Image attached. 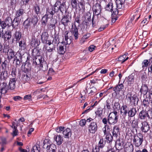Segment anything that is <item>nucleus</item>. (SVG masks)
Instances as JSON below:
<instances>
[{"label":"nucleus","mask_w":152,"mask_h":152,"mask_svg":"<svg viewBox=\"0 0 152 152\" xmlns=\"http://www.w3.org/2000/svg\"><path fill=\"white\" fill-rule=\"evenodd\" d=\"M143 140V137L141 134L138 133L134 135L133 143L135 147H138L141 145Z\"/></svg>","instance_id":"obj_1"},{"label":"nucleus","mask_w":152,"mask_h":152,"mask_svg":"<svg viewBox=\"0 0 152 152\" xmlns=\"http://www.w3.org/2000/svg\"><path fill=\"white\" fill-rule=\"evenodd\" d=\"M54 9L57 11H60L61 12L66 10V5L65 2L61 3L59 1H57L54 5Z\"/></svg>","instance_id":"obj_2"},{"label":"nucleus","mask_w":152,"mask_h":152,"mask_svg":"<svg viewBox=\"0 0 152 152\" xmlns=\"http://www.w3.org/2000/svg\"><path fill=\"white\" fill-rule=\"evenodd\" d=\"M118 115L117 111L111 113L108 116V123L110 124H114L118 120Z\"/></svg>","instance_id":"obj_3"},{"label":"nucleus","mask_w":152,"mask_h":152,"mask_svg":"<svg viewBox=\"0 0 152 152\" xmlns=\"http://www.w3.org/2000/svg\"><path fill=\"white\" fill-rule=\"evenodd\" d=\"M35 62L37 65H40L39 68L40 70L45 71L48 69L47 63L41 57L38 58H36Z\"/></svg>","instance_id":"obj_4"},{"label":"nucleus","mask_w":152,"mask_h":152,"mask_svg":"<svg viewBox=\"0 0 152 152\" xmlns=\"http://www.w3.org/2000/svg\"><path fill=\"white\" fill-rule=\"evenodd\" d=\"M50 142L49 139H45L43 142V146L46 145H47L46 149L47 152H56L55 150L56 149V145L53 144H50Z\"/></svg>","instance_id":"obj_5"},{"label":"nucleus","mask_w":152,"mask_h":152,"mask_svg":"<svg viewBox=\"0 0 152 152\" xmlns=\"http://www.w3.org/2000/svg\"><path fill=\"white\" fill-rule=\"evenodd\" d=\"M3 32V30L0 31V37L4 39L6 41L9 40L12 37L11 31L7 30L4 33Z\"/></svg>","instance_id":"obj_6"},{"label":"nucleus","mask_w":152,"mask_h":152,"mask_svg":"<svg viewBox=\"0 0 152 152\" xmlns=\"http://www.w3.org/2000/svg\"><path fill=\"white\" fill-rule=\"evenodd\" d=\"M106 2L108 3V4L106 6L105 9L106 10H108L110 12H111L112 13V16H113L114 14L115 15H116L118 13V10L115 9L114 10H113V5L112 1H109V2Z\"/></svg>","instance_id":"obj_7"},{"label":"nucleus","mask_w":152,"mask_h":152,"mask_svg":"<svg viewBox=\"0 0 152 152\" xmlns=\"http://www.w3.org/2000/svg\"><path fill=\"white\" fill-rule=\"evenodd\" d=\"M148 123L146 121H142L141 123L140 130L144 133H147L150 129Z\"/></svg>","instance_id":"obj_8"},{"label":"nucleus","mask_w":152,"mask_h":152,"mask_svg":"<svg viewBox=\"0 0 152 152\" xmlns=\"http://www.w3.org/2000/svg\"><path fill=\"white\" fill-rule=\"evenodd\" d=\"M48 35L47 33L44 32L42 33L41 37L42 42L43 43L50 45L52 44V42L50 40H48Z\"/></svg>","instance_id":"obj_9"},{"label":"nucleus","mask_w":152,"mask_h":152,"mask_svg":"<svg viewBox=\"0 0 152 152\" xmlns=\"http://www.w3.org/2000/svg\"><path fill=\"white\" fill-rule=\"evenodd\" d=\"M94 14L97 15H99L101 11V5L98 3H96L93 7Z\"/></svg>","instance_id":"obj_10"},{"label":"nucleus","mask_w":152,"mask_h":152,"mask_svg":"<svg viewBox=\"0 0 152 152\" xmlns=\"http://www.w3.org/2000/svg\"><path fill=\"white\" fill-rule=\"evenodd\" d=\"M97 129V124L95 122H92L89 125L88 130L89 132L92 133H94L96 131Z\"/></svg>","instance_id":"obj_11"},{"label":"nucleus","mask_w":152,"mask_h":152,"mask_svg":"<svg viewBox=\"0 0 152 152\" xmlns=\"http://www.w3.org/2000/svg\"><path fill=\"white\" fill-rule=\"evenodd\" d=\"M55 10H53V7L52 6H50L48 7L47 9L46 14L49 17L52 18L55 12Z\"/></svg>","instance_id":"obj_12"},{"label":"nucleus","mask_w":152,"mask_h":152,"mask_svg":"<svg viewBox=\"0 0 152 152\" xmlns=\"http://www.w3.org/2000/svg\"><path fill=\"white\" fill-rule=\"evenodd\" d=\"M17 80L16 78H10L9 83L10 89L12 90L15 88V83Z\"/></svg>","instance_id":"obj_13"},{"label":"nucleus","mask_w":152,"mask_h":152,"mask_svg":"<svg viewBox=\"0 0 152 152\" xmlns=\"http://www.w3.org/2000/svg\"><path fill=\"white\" fill-rule=\"evenodd\" d=\"M127 99L131 103H132L134 104L137 103L138 99L136 95H134L131 97V95L129 94L127 96Z\"/></svg>","instance_id":"obj_14"},{"label":"nucleus","mask_w":152,"mask_h":152,"mask_svg":"<svg viewBox=\"0 0 152 152\" xmlns=\"http://www.w3.org/2000/svg\"><path fill=\"white\" fill-rule=\"evenodd\" d=\"M38 17L37 15H35L31 18L29 19L32 23V28H34L35 26L37 25L38 21Z\"/></svg>","instance_id":"obj_15"},{"label":"nucleus","mask_w":152,"mask_h":152,"mask_svg":"<svg viewBox=\"0 0 152 152\" xmlns=\"http://www.w3.org/2000/svg\"><path fill=\"white\" fill-rule=\"evenodd\" d=\"M63 134L65 138H69L71 137L72 132L71 130L69 128H67L64 130Z\"/></svg>","instance_id":"obj_16"},{"label":"nucleus","mask_w":152,"mask_h":152,"mask_svg":"<svg viewBox=\"0 0 152 152\" xmlns=\"http://www.w3.org/2000/svg\"><path fill=\"white\" fill-rule=\"evenodd\" d=\"M54 139V141L56 142V144L57 145H61L63 142V137L60 135L55 136Z\"/></svg>","instance_id":"obj_17"},{"label":"nucleus","mask_w":152,"mask_h":152,"mask_svg":"<svg viewBox=\"0 0 152 152\" xmlns=\"http://www.w3.org/2000/svg\"><path fill=\"white\" fill-rule=\"evenodd\" d=\"M71 18H69V16L67 15L64 16L61 20V23L64 26L68 25L69 23L70 22Z\"/></svg>","instance_id":"obj_18"},{"label":"nucleus","mask_w":152,"mask_h":152,"mask_svg":"<svg viewBox=\"0 0 152 152\" xmlns=\"http://www.w3.org/2000/svg\"><path fill=\"white\" fill-rule=\"evenodd\" d=\"M128 108L126 105L122 106L121 108V113L123 116L125 117L128 113Z\"/></svg>","instance_id":"obj_19"},{"label":"nucleus","mask_w":152,"mask_h":152,"mask_svg":"<svg viewBox=\"0 0 152 152\" xmlns=\"http://www.w3.org/2000/svg\"><path fill=\"white\" fill-rule=\"evenodd\" d=\"M134 150L133 145L130 143H128L126 145L124 149L125 152H133Z\"/></svg>","instance_id":"obj_20"},{"label":"nucleus","mask_w":152,"mask_h":152,"mask_svg":"<svg viewBox=\"0 0 152 152\" xmlns=\"http://www.w3.org/2000/svg\"><path fill=\"white\" fill-rule=\"evenodd\" d=\"M148 116V113L146 111L142 110L141 111L139 114V118L141 120L145 119Z\"/></svg>","instance_id":"obj_21"},{"label":"nucleus","mask_w":152,"mask_h":152,"mask_svg":"<svg viewBox=\"0 0 152 152\" xmlns=\"http://www.w3.org/2000/svg\"><path fill=\"white\" fill-rule=\"evenodd\" d=\"M120 129L119 127L117 126H115L113 128L112 132V134L113 136L117 137L118 134L119 133Z\"/></svg>","instance_id":"obj_22"},{"label":"nucleus","mask_w":152,"mask_h":152,"mask_svg":"<svg viewBox=\"0 0 152 152\" xmlns=\"http://www.w3.org/2000/svg\"><path fill=\"white\" fill-rule=\"evenodd\" d=\"M125 0H116L115 3L117 8L118 9H122L124 7V4Z\"/></svg>","instance_id":"obj_23"},{"label":"nucleus","mask_w":152,"mask_h":152,"mask_svg":"<svg viewBox=\"0 0 152 152\" xmlns=\"http://www.w3.org/2000/svg\"><path fill=\"white\" fill-rule=\"evenodd\" d=\"M22 57L20 53L16 54L15 56L14 61L16 60V64L17 65L20 64L21 62V59Z\"/></svg>","instance_id":"obj_24"},{"label":"nucleus","mask_w":152,"mask_h":152,"mask_svg":"<svg viewBox=\"0 0 152 152\" xmlns=\"http://www.w3.org/2000/svg\"><path fill=\"white\" fill-rule=\"evenodd\" d=\"M7 58L8 60H10L13 57L15 56V53L14 51L11 49H8L7 53Z\"/></svg>","instance_id":"obj_25"},{"label":"nucleus","mask_w":152,"mask_h":152,"mask_svg":"<svg viewBox=\"0 0 152 152\" xmlns=\"http://www.w3.org/2000/svg\"><path fill=\"white\" fill-rule=\"evenodd\" d=\"M8 75L7 71H3L0 75V79L1 80H6L8 78Z\"/></svg>","instance_id":"obj_26"},{"label":"nucleus","mask_w":152,"mask_h":152,"mask_svg":"<svg viewBox=\"0 0 152 152\" xmlns=\"http://www.w3.org/2000/svg\"><path fill=\"white\" fill-rule=\"evenodd\" d=\"M69 32L67 31H65L64 33L65 37L64 40H63V42L65 44H69L70 43V39L68 41L69 39L68 37Z\"/></svg>","instance_id":"obj_27"},{"label":"nucleus","mask_w":152,"mask_h":152,"mask_svg":"<svg viewBox=\"0 0 152 152\" xmlns=\"http://www.w3.org/2000/svg\"><path fill=\"white\" fill-rule=\"evenodd\" d=\"M24 24H25L24 27L25 28L27 29H30L31 28V26L32 23L29 20H28L27 19L25 21Z\"/></svg>","instance_id":"obj_28"},{"label":"nucleus","mask_w":152,"mask_h":152,"mask_svg":"<svg viewBox=\"0 0 152 152\" xmlns=\"http://www.w3.org/2000/svg\"><path fill=\"white\" fill-rule=\"evenodd\" d=\"M140 92L143 95H145L148 92V88L146 85L142 86L140 89Z\"/></svg>","instance_id":"obj_29"},{"label":"nucleus","mask_w":152,"mask_h":152,"mask_svg":"<svg viewBox=\"0 0 152 152\" xmlns=\"http://www.w3.org/2000/svg\"><path fill=\"white\" fill-rule=\"evenodd\" d=\"M20 19L19 18H15L13 21L12 25V27L15 28L17 27L20 23Z\"/></svg>","instance_id":"obj_30"},{"label":"nucleus","mask_w":152,"mask_h":152,"mask_svg":"<svg viewBox=\"0 0 152 152\" xmlns=\"http://www.w3.org/2000/svg\"><path fill=\"white\" fill-rule=\"evenodd\" d=\"M134 76L132 74L129 76L127 79L128 84L129 86L133 83L134 80Z\"/></svg>","instance_id":"obj_31"},{"label":"nucleus","mask_w":152,"mask_h":152,"mask_svg":"<svg viewBox=\"0 0 152 152\" xmlns=\"http://www.w3.org/2000/svg\"><path fill=\"white\" fill-rule=\"evenodd\" d=\"M136 109L135 108H132L131 109L128 111V116L129 117H133L136 114Z\"/></svg>","instance_id":"obj_32"},{"label":"nucleus","mask_w":152,"mask_h":152,"mask_svg":"<svg viewBox=\"0 0 152 152\" xmlns=\"http://www.w3.org/2000/svg\"><path fill=\"white\" fill-rule=\"evenodd\" d=\"M13 36L16 41H19L21 38V34L20 32L16 31L14 34Z\"/></svg>","instance_id":"obj_33"},{"label":"nucleus","mask_w":152,"mask_h":152,"mask_svg":"<svg viewBox=\"0 0 152 152\" xmlns=\"http://www.w3.org/2000/svg\"><path fill=\"white\" fill-rule=\"evenodd\" d=\"M124 87L122 83L118 84L113 88V90L115 92H118L121 90Z\"/></svg>","instance_id":"obj_34"},{"label":"nucleus","mask_w":152,"mask_h":152,"mask_svg":"<svg viewBox=\"0 0 152 152\" xmlns=\"http://www.w3.org/2000/svg\"><path fill=\"white\" fill-rule=\"evenodd\" d=\"M92 120V119L91 118L87 119L86 121L85 119H82L79 122V124L81 126H83L85 125L86 121L90 122Z\"/></svg>","instance_id":"obj_35"},{"label":"nucleus","mask_w":152,"mask_h":152,"mask_svg":"<svg viewBox=\"0 0 152 152\" xmlns=\"http://www.w3.org/2000/svg\"><path fill=\"white\" fill-rule=\"evenodd\" d=\"M134 119L131 123V126L132 127L134 128L138 127V122L137 119H135V118H134Z\"/></svg>","instance_id":"obj_36"},{"label":"nucleus","mask_w":152,"mask_h":152,"mask_svg":"<svg viewBox=\"0 0 152 152\" xmlns=\"http://www.w3.org/2000/svg\"><path fill=\"white\" fill-rule=\"evenodd\" d=\"M126 55H124L120 56L118 58V61L121 62V63H123L128 58V57H126Z\"/></svg>","instance_id":"obj_37"},{"label":"nucleus","mask_w":152,"mask_h":152,"mask_svg":"<svg viewBox=\"0 0 152 152\" xmlns=\"http://www.w3.org/2000/svg\"><path fill=\"white\" fill-rule=\"evenodd\" d=\"M19 46L20 49L25 50L26 47V44L24 41H20L19 42Z\"/></svg>","instance_id":"obj_38"},{"label":"nucleus","mask_w":152,"mask_h":152,"mask_svg":"<svg viewBox=\"0 0 152 152\" xmlns=\"http://www.w3.org/2000/svg\"><path fill=\"white\" fill-rule=\"evenodd\" d=\"M6 25L8 27H10L12 26V20L11 18L8 17L4 21Z\"/></svg>","instance_id":"obj_39"},{"label":"nucleus","mask_w":152,"mask_h":152,"mask_svg":"<svg viewBox=\"0 0 152 152\" xmlns=\"http://www.w3.org/2000/svg\"><path fill=\"white\" fill-rule=\"evenodd\" d=\"M33 9L37 15L38 14H40V8L37 4H36L34 6Z\"/></svg>","instance_id":"obj_40"},{"label":"nucleus","mask_w":152,"mask_h":152,"mask_svg":"<svg viewBox=\"0 0 152 152\" xmlns=\"http://www.w3.org/2000/svg\"><path fill=\"white\" fill-rule=\"evenodd\" d=\"M23 13V10L22 9H20L17 10L16 12L15 18H19V17L22 15Z\"/></svg>","instance_id":"obj_41"},{"label":"nucleus","mask_w":152,"mask_h":152,"mask_svg":"<svg viewBox=\"0 0 152 152\" xmlns=\"http://www.w3.org/2000/svg\"><path fill=\"white\" fill-rule=\"evenodd\" d=\"M22 80L23 82H28L30 80V77L27 74L23 75Z\"/></svg>","instance_id":"obj_42"},{"label":"nucleus","mask_w":152,"mask_h":152,"mask_svg":"<svg viewBox=\"0 0 152 152\" xmlns=\"http://www.w3.org/2000/svg\"><path fill=\"white\" fill-rule=\"evenodd\" d=\"M78 31V29L77 27H76L75 22L74 23V24H73L72 26V28H71L70 31L71 32V33L75 32L77 31Z\"/></svg>","instance_id":"obj_43"},{"label":"nucleus","mask_w":152,"mask_h":152,"mask_svg":"<svg viewBox=\"0 0 152 152\" xmlns=\"http://www.w3.org/2000/svg\"><path fill=\"white\" fill-rule=\"evenodd\" d=\"M106 139L107 142L108 143H110L112 141L113 137L111 134H109L107 135Z\"/></svg>","instance_id":"obj_44"},{"label":"nucleus","mask_w":152,"mask_h":152,"mask_svg":"<svg viewBox=\"0 0 152 152\" xmlns=\"http://www.w3.org/2000/svg\"><path fill=\"white\" fill-rule=\"evenodd\" d=\"M150 63V61L148 60H144L142 63V67L144 68L145 67H147Z\"/></svg>","instance_id":"obj_45"},{"label":"nucleus","mask_w":152,"mask_h":152,"mask_svg":"<svg viewBox=\"0 0 152 152\" xmlns=\"http://www.w3.org/2000/svg\"><path fill=\"white\" fill-rule=\"evenodd\" d=\"M50 18V17H49L48 16L46 15V14L45 15L43 16L42 18V23H44L45 24H46L48 22V19Z\"/></svg>","instance_id":"obj_46"},{"label":"nucleus","mask_w":152,"mask_h":152,"mask_svg":"<svg viewBox=\"0 0 152 152\" xmlns=\"http://www.w3.org/2000/svg\"><path fill=\"white\" fill-rule=\"evenodd\" d=\"M72 7L73 8H76L77 7V2L76 0H70Z\"/></svg>","instance_id":"obj_47"},{"label":"nucleus","mask_w":152,"mask_h":152,"mask_svg":"<svg viewBox=\"0 0 152 152\" xmlns=\"http://www.w3.org/2000/svg\"><path fill=\"white\" fill-rule=\"evenodd\" d=\"M58 51L59 54H64L65 53L64 46L61 45L60 46L58 49Z\"/></svg>","instance_id":"obj_48"},{"label":"nucleus","mask_w":152,"mask_h":152,"mask_svg":"<svg viewBox=\"0 0 152 152\" xmlns=\"http://www.w3.org/2000/svg\"><path fill=\"white\" fill-rule=\"evenodd\" d=\"M40 148L37 145H35L33 146L32 150V152H39Z\"/></svg>","instance_id":"obj_49"},{"label":"nucleus","mask_w":152,"mask_h":152,"mask_svg":"<svg viewBox=\"0 0 152 152\" xmlns=\"http://www.w3.org/2000/svg\"><path fill=\"white\" fill-rule=\"evenodd\" d=\"M7 90L6 89L1 87L0 89V97L1 98L2 95H4L7 93Z\"/></svg>","instance_id":"obj_50"},{"label":"nucleus","mask_w":152,"mask_h":152,"mask_svg":"<svg viewBox=\"0 0 152 152\" xmlns=\"http://www.w3.org/2000/svg\"><path fill=\"white\" fill-rule=\"evenodd\" d=\"M104 143L103 139H100V140L99 142L98 145L97 146H98L99 148H102L104 147Z\"/></svg>","instance_id":"obj_51"},{"label":"nucleus","mask_w":152,"mask_h":152,"mask_svg":"<svg viewBox=\"0 0 152 152\" xmlns=\"http://www.w3.org/2000/svg\"><path fill=\"white\" fill-rule=\"evenodd\" d=\"M124 144V143L123 141H121L120 140H118L117 141L116 143V147H118V148H119V146H120L121 147L122 146H123Z\"/></svg>","instance_id":"obj_52"},{"label":"nucleus","mask_w":152,"mask_h":152,"mask_svg":"<svg viewBox=\"0 0 152 152\" xmlns=\"http://www.w3.org/2000/svg\"><path fill=\"white\" fill-rule=\"evenodd\" d=\"M96 89L95 87H93L91 88V90H90L89 95H94L96 92Z\"/></svg>","instance_id":"obj_53"},{"label":"nucleus","mask_w":152,"mask_h":152,"mask_svg":"<svg viewBox=\"0 0 152 152\" xmlns=\"http://www.w3.org/2000/svg\"><path fill=\"white\" fill-rule=\"evenodd\" d=\"M138 12H136L135 14L133 15L132 17L131 18V20H133L135 19V17H136V19L135 21H137L140 17V15L139 14H137Z\"/></svg>","instance_id":"obj_54"},{"label":"nucleus","mask_w":152,"mask_h":152,"mask_svg":"<svg viewBox=\"0 0 152 152\" xmlns=\"http://www.w3.org/2000/svg\"><path fill=\"white\" fill-rule=\"evenodd\" d=\"M49 46V45L47 44L45 47V48L48 52H52L54 50V49L53 48H51Z\"/></svg>","instance_id":"obj_55"},{"label":"nucleus","mask_w":152,"mask_h":152,"mask_svg":"<svg viewBox=\"0 0 152 152\" xmlns=\"http://www.w3.org/2000/svg\"><path fill=\"white\" fill-rule=\"evenodd\" d=\"M13 129L12 135L13 136H16L18 135V130L17 129V127L14 126V128Z\"/></svg>","instance_id":"obj_56"},{"label":"nucleus","mask_w":152,"mask_h":152,"mask_svg":"<svg viewBox=\"0 0 152 152\" xmlns=\"http://www.w3.org/2000/svg\"><path fill=\"white\" fill-rule=\"evenodd\" d=\"M85 93H88V94H89L90 90H91V88H90V86L89 84H87L86 85V86L85 88Z\"/></svg>","instance_id":"obj_57"},{"label":"nucleus","mask_w":152,"mask_h":152,"mask_svg":"<svg viewBox=\"0 0 152 152\" xmlns=\"http://www.w3.org/2000/svg\"><path fill=\"white\" fill-rule=\"evenodd\" d=\"M1 87L4 89H6L7 90H8L10 88L9 86L8 87L7 83L3 82L2 84L1 85Z\"/></svg>","instance_id":"obj_58"},{"label":"nucleus","mask_w":152,"mask_h":152,"mask_svg":"<svg viewBox=\"0 0 152 152\" xmlns=\"http://www.w3.org/2000/svg\"><path fill=\"white\" fill-rule=\"evenodd\" d=\"M1 66L3 71H7V64L5 61H4L2 63Z\"/></svg>","instance_id":"obj_59"},{"label":"nucleus","mask_w":152,"mask_h":152,"mask_svg":"<svg viewBox=\"0 0 152 152\" xmlns=\"http://www.w3.org/2000/svg\"><path fill=\"white\" fill-rule=\"evenodd\" d=\"M71 34L73 36L74 39H75L76 40L79 37V33L78 31L72 33Z\"/></svg>","instance_id":"obj_60"},{"label":"nucleus","mask_w":152,"mask_h":152,"mask_svg":"<svg viewBox=\"0 0 152 152\" xmlns=\"http://www.w3.org/2000/svg\"><path fill=\"white\" fill-rule=\"evenodd\" d=\"M90 36V34H86L85 35L83 36V37L81 41H83V42L85 41V40L87 39Z\"/></svg>","instance_id":"obj_61"},{"label":"nucleus","mask_w":152,"mask_h":152,"mask_svg":"<svg viewBox=\"0 0 152 152\" xmlns=\"http://www.w3.org/2000/svg\"><path fill=\"white\" fill-rule=\"evenodd\" d=\"M114 107L116 110H119L120 107L119 103L118 102H115L114 104Z\"/></svg>","instance_id":"obj_62"},{"label":"nucleus","mask_w":152,"mask_h":152,"mask_svg":"<svg viewBox=\"0 0 152 152\" xmlns=\"http://www.w3.org/2000/svg\"><path fill=\"white\" fill-rule=\"evenodd\" d=\"M0 25L3 29H4L6 26H7L4 21H1L0 23Z\"/></svg>","instance_id":"obj_63"},{"label":"nucleus","mask_w":152,"mask_h":152,"mask_svg":"<svg viewBox=\"0 0 152 152\" xmlns=\"http://www.w3.org/2000/svg\"><path fill=\"white\" fill-rule=\"evenodd\" d=\"M99 148L97 146H96L95 147L93 148L92 150V152H99Z\"/></svg>","instance_id":"obj_64"}]
</instances>
